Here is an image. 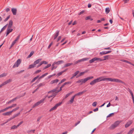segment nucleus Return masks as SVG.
Returning a JSON list of instances; mask_svg holds the SVG:
<instances>
[{
	"label": "nucleus",
	"instance_id": "nucleus-16",
	"mask_svg": "<svg viewBox=\"0 0 134 134\" xmlns=\"http://www.w3.org/2000/svg\"><path fill=\"white\" fill-rule=\"evenodd\" d=\"M42 59H39L35 61L34 64V65H35L36 64H38L39 63V62L42 60Z\"/></svg>",
	"mask_w": 134,
	"mask_h": 134
},
{
	"label": "nucleus",
	"instance_id": "nucleus-21",
	"mask_svg": "<svg viewBox=\"0 0 134 134\" xmlns=\"http://www.w3.org/2000/svg\"><path fill=\"white\" fill-rule=\"evenodd\" d=\"M122 61L123 62L126 63L128 64H130L131 65H134L133 64H132L131 62L129 61H128L127 60H122Z\"/></svg>",
	"mask_w": 134,
	"mask_h": 134
},
{
	"label": "nucleus",
	"instance_id": "nucleus-35",
	"mask_svg": "<svg viewBox=\"0 0 134 134\" xmlns=\"http://www.w3.org/2000/svg\"><path fill=\"white\" fill-rule=\"evenodd\" d=\"M96 61H103L102 59H101L100 58L95 57Z\"/></svg>",
	"mask_w": 134,
	"mask_h": 134
},
{
	"label": "nucleus",
	"instance_id": "nucleus-30",
	"mask_svg": "<svg viewBox=\"0 0 134 134\" xmlns=\"http://www.w3.org/2000/svg\"><path fill=\"white\" fill-rule=\"evenodd\" d=\"M20 98V97H16L15 98H13L12 99L10 100V102L11 103L13 102V101H15L16 100V99H18Z\"/></svg>",
	"mask_w": 134,
	"mask_h": 134
},
{
	"label": "nucleus",
	"instance_id": "nucleus-4",
	"mask_svg": "<svg viewBox=\"0 0 134 134\" xmlns=\"http://www.w3.org/2000/svg\"><path fill=\"white\" fill-rule=\"evenodd\" d=\"M119 121H116L114 124L112 125L109 128V129L113 130L116 127L121 123Z\"/></svg>",
	"mask_w": 134,
	"mask_h": 134
},
{
	"label": "nucleus",
	"instance_id": "nucleus-52",
	"mask_svg": "<svg viewBox=\"0 0 134 134\" xmlns=\"http://www.w3.org/2000/svg\"><path fill=\"white\" fill-rule=\"evenodd\" d=\"M90 18L91 17L89 16H87L85 18V19L86 20H89L90 19Z\"/></svg>",
	"mask_w": 134,
	"mask_h": 134
},
{
	"label": "nucleus",
	"instance_id": "nucleus-47",
	"mask_svg": "<svg viewBox=\"0 0 134 134\" xmlns=\"http://www.w3.org/2000/svg\"><path fill=\"white\" fill-rule=\"evenodd\" d=\"M74 99L72 98H71V99L69 101L70 102V104L74 102Z\"/></svg>",
	"mask_w": 134,
	"mask_h": 134
},
{
	"label": "nucleus",
	"instance_id": "nucleus-8",
	"mask_svg": "<svg viewBox=\"0 0 134 134\" xmlns=\"http://www.w3.org/2000/svg\"><path fill=\"white\" fill-rule=\"evenodd\" d=\"M62 103V102H60L56 104L53 107H52L50 109L49 111L51 112L53 110L56 109L57 108V107L60 106Z\"/></svg>",
	"mask_w": 134,
	"mask_h": 134
},
{
	"label": "nucleus",
	"instance_id": "nucleus-29",
	"mask_svg": "<svg viewBox=\"0 0 134 134\" xmlns=\"http://www.w3.org/2000/svg\"><path fill=\"white\" fill-rule=\"evenodd\" d=\"M73 64V63H66L65 65L64 66V67H68V66H69L71 65H72Z\"/></svg>",
	"mask_w": 134,
	"mask_h": 134
},
{
	"label": "nucleus",
	"instance_id": "nucleus-60",
	"mask_svg": "<svg viewBox=\"0 0 134 134\" xmlns=\"http://www.w3.org/2000/svg\"><path fill=\"white\" fill-rule=\"evenodd\" d=\"M85 12V11L83 10L79 14V15H81L83 13Z\"/></svg>",
	"mask_w": 134,
	"mask_h": 134
},
{
	"label": "nucleus",
	"instance_id": "nucleus-49",
	"mask_svg": "<svg viewBox=\"0 0 134 134\" xmlns=\"http://www.w3.org/2000/svg\"><path fill=\"white\" fill-rule=\"evenodd\" d=\"M41 71V70H38L36 71L35 72V74H37L38 73L40 72Z\"/></svg>",
	"mask_w": 134,
	"mask_h": 134
},
{
	"label": "nucleus",
	"instance_id": "nucleus-10",
	"mask_svg": "<svg viewBox=\"0 0 134 134\" xmlns=\"http://www.w3.org/2000/svg\"><path fill=\"white\" fill-rule=\"evenodd\" d=\"M88 59L87 58H83L82 59L78 60L77 61L75 62H74V65H75L76 64L79 63L81 62L87 60Z\"/></svg>",
	"mask_w": 134,
	"mask_h": 134
},
{
	"label": "nucleus",
	"instance_id": "nucleus-1",
	"mask_svg": "<svg viewBox=\"0 0 134 134\" xmlns=\"http://www.w3.org/2000/svg\"><path fill=\"white\" fill-rule=\"evenodd\" d=\"M102 81H109L111 82H120L125 85V83L121 80L118 79H112L110 78H106L102 79Z\"/></svg>",
	"mask_w": 134,
	"mask_h": 134
},
{
	"label": "nucleus",
	"instance_id": "nucleus-5",
	"mask_svg": "<svg viewBox=\"0 0 134 134\" xmlns=\"http://www.w3.org/2000/svg\"><path fill=\"white\" fill-rule=\"evenodd\" d=\"M101 78V77H99L94 80L90 82V85H94L96 83L102 81Z\"/></svg>",
	"mask_w": 134,
	"mask_h": 134
},
{
	"label": "nucleus",
	"instance_id": "nucleus-22",
	"mask_svg": "<svg viewBox=\"0 0 134 134\" xmlns=\"http://www.w3.org/2000/svg\"><path fill=\"white\" fill-rule=\"evenodd\" d=\"M134 131V129L131 128L130 131L128 132L127 134H132Z\"/></svg>",
	"mask_w": 134,
	"mask_h": 134
},
{
	"label": "nucleus",
	"instance_id": "nucleus-64",
	"mask_svg": "<svg viewBox=\"0 0 134 134\" xmlns=\"http://www.w3.org/2000/svg\"><path fill=\"white\" fill-rule=\"evenodd\" d=\"M129 0H123L124 1V3H126L128 2Z\"/></svg>",
	"mask_w": 134,
	"mask_h": 134
},
{
	"label": "nucleus",
	"instance_id": "nucleus-3",
	"mask_svg": "<svg viewBox=\"0 0 134 134\" xmlns=\"http://www.w3.org/2000/svg\"><path fill=\"white\" fill-rule=\"evenodd\" d=\"M93 77L92 76L89 77L84 79H82L80 80L77 81L76 82L77 83H80L81 82L82 83L81 84L82 85V83H85L88 80L93 79Z\"/></svg>",
	"mask_w": 134,
	"mask_h": 134
},
{
	"label": "nucleus",
	"instance_id": "nucleus-13",
	"mask_svg": "<svg viewBox=\"0 0 134 134\" xmlns=\"http://www.w3.org/2000/svg\"><path fill=\"white\" fill-rule=\"evenodd\" d=\"M11 11L14 15H16L17 10L16 8H13L12 9Z\"/></svg>",
	"mask_w": 134,
	"mask_h": 134
},
{
	"label": "nucleus",
	"instance_id": "nucleus-40",
	"mask_svg": "<svg viewBox=\"0 0 134 134\" xmlns=\"http://www.w3.org/2000/svg\"><path fill=\"white\" fill-rule=\"evenodd\" d=\"M7 74L5 73H3L0 75V78L4 76H5L7 75Z\"/></svg>",
	"mask_w": 134,
	"mask_h": 134
},
{
	"label": "nucleus",
	"instance_id": "nucleus-17",
	"mask_svg": "<svg viewBox=\"0 0 134 134\" xmlns=\"http://www.w3.org/2000/svg\"><path fill=\"white\" fill-rule=\"evenodd\" d=\"M8 25V24H7L5 25L1 29V31H0V34L4 30L7 28V26Z\"/></svg>",
	"mask_w": 134,
	"mask_h": 134
},
{
	"label": "nucleus",
	"instance_id": "nucleus-63",
	"mask_svg": "<svg viewBox=\"0 0 134 134\" xmlns=\"http://www.w3.org/2000/svg\"><path fill=\"white\" fill-rule=\"evenodd\" d=\"M98 108H97L96 109H94L93 110V111L95 112L98 111Z\"/></svg>",
	"mask_w": 134,
	"mask_h": 134
},
{
	"label": "nucleus",
	"instance_id": "nucleus-51",
	"mask_svg": "<svg viewBox=\"0 0 134 134\" xmlns=\"http://www.w3.org/2000/svg\"><path fill=\"white\" fill-rule=\"evenodd\" d=\"M23 122V121H21L17 125V126L18 127L19 126L21 125L22 124Z\"/></svg>",
	"mask_w": 134,
	"mask_h": 134
},
{
	"label": "nucleus",
	"instance_id": "nucleus-14",
	"mask_svg": "<svg viewBox=\"0 0 134 134\" xmlns=\"http://www.w3.org/2000/svg\"><path fill=\"white\" fill-rule=\"evenodd\" d=\"M79 72V71H77L72 74V76L71 78V79H73L75 76H76Z\"/></svg>",
	"mask_w": 134,
	"mask_h": 134
},
{
	"label": "nucleus",
	"instance_id": "nucleus-2",
	"mask_svg": "<svg viewBox=\"0 0 134 134\" xmlns=\"http://www.w3.org/2000/svg\"><path fill=\"white\" fill-rule=\"evenodd\" d=\"M64 62V61L63 60H60L57 62H54L52 66V68L51 70H53L54 69H56L57 67V66H55L54 65L56 64L57 65H59L60 64L63 63Z\"/></svg>",
	"mask_w": 134,
	"mask_h": 134
},
{
	"label": "nucleus",
	"instance_id": "nucleus-46",
	"mask_svg": "<svg viewBox=\"0 0 134 134\" xmlns=\"http://www.w3.org/2000/svg\"><path fill=\"white\" fill-rule=\"evenodd\" d=\"M97 104V102H94L92 103V105L94 107H95L96 106Z\"/></svg>",
	"mask_w": 134,
	"mask_h": 134
},
{
	"label": "nucleus",
	"instance_id": "nucleus-18",
	"mask_svg": "<svg viewBox=\"0 0 134 134\" xmlns=\"http://www.w3.org/2000/svg\"><path fill=\"white\" fill-rule=\"evenodd\" d=\"M59 31H57L56 34L54 35V40L56 39L57 37V36L59 35Z\"/></svg>",
	"mask_w": 134,
	"mask_h": 134
},
{
	"label": "nucleus",
	"instance_id": "nucleus-36",
	"mask_svg": "<svg viewBox=\"0 0 134 134\" xmlns=\"http://www.w3.org/2000/svg\"><path fill=\"white\" fill-rule=\"evenodd\" d=\"M19 107H17L16 108L13 109L11 111L12 112V113L14 111H15L17 110L18 109H19Z\"/></svg>",
	"mask_w": 134,
	"mask_h": 134
},
{
	"label": "nucleus",
	"instance_id": "nucleus-33",
	"mask_svg": "<svg viewBox=\"0 0 134 134\" xmlns=\"http://www.w3.org/2000/svg\"><path fill=\"white\" fill-rule=\"evenodd\" d=\"M45 84L44 82H43L42 83H41L39 84L38 86L39 87H40L44 85Z\"/></svg>",
	"mask_w": 134,
	"mask_h": 134
},
{
	"label": "nucleus",
	"instance_id": "nucleus-44",
	"mask_svg": "<svg viewBox=\"0 0 134 134\" xmlns=\"http://www.w3.org/2000/svg\"><path fill=\"white\" fill-rule=\"evenodd\" d=\"M13 24V22L12 20H10L9 21V25L12 26Z\"/></svg>",
	"mask_w": 134,
	"mask_h": 134
},
{
	"label": "nucleus",
	"instance_id": "nucleus-55",
	"mask_svg": "<svg viewBox=\"0 0 134 134\" xmlns=\"http://www.w3.org/2000/svg\"><path fill=\"white\" fill-rule=\"evenodd\" d=\"M6 110L5 109V108L3 109L2 110H0V113L4 112L5 111H6Z\"/></svg>",
	"mask_w": 134,
	"mask_h": 134
},
{
	"label": "nucleus",
	"instance_id": "nucleus-23",
	"mask_svg": "<svg viewBox=\"0 0 134 134\" xmlns=\"http://www.w3.org/2000/svg\"><path fill=\"white\" fill-rule=\"evenodd\" d=\"M74 92V91H72L70 92L69 93H68L67 94H66L64 98L66 99L71 94Z\"/></svg>",
	"mask_w": 134,
	"mask_h": 134
},
{
	"label": "nucleus",
	"instance_id": "nucleus-28",
	"mask_svg": "<svg viewBox=\"0 0 134 134\" xmlns=\"http://www.w3.org/2000/svg\"><path fill=\"white\" fill-rule=\"evenodd\" d=\"M34 52L33 51H32L30 53V54L28 56L27 58H30L34 54Z\"/></svg>",
	"mask_w": 134,
	"mask_h": 134
},
{
	"label": "nucleus",
	"instance_id": "nucleus-58",
	"mask_svg": "<svg viewBox=\"0 0 134 134\" xmlns=\"http://www.w3.org/2000/svg\"><path fill=\"white\" fill-rule=\"evenodd\" d=\"M53 44V42H52L49 44V45L48 47V48L49 49L51 46Z\"/></svg>",
	"mask_w": 134,
	"mask_h": 134
},
{
	"label": "nucleus",
	"instance_id": "nucleus-25",
	"mask_svg": "<svg viewBox=\"0 0 134 134\" xmlns=\"http://www.w3.org/2000/svg\"><path fill=\"white\" fill-rule=\"evenodd\" d=\"M86 91H83L82 92H79V93H77L75 94V95H76V96H79L80 95H81L83 93H84Z\"/></svg>",
	"mask_w": 134,
	"mask_h": 134
},
{
	"label": "nucleus",
	"instance_id": "nucleus-39",
	"mask_svg": "<svg viewBox=\"0 0 134 134\" xmlns=\"http://www.w3.org/2000/svg\"><path fill=\"white\" fill-rule=\"evenodd\" d=\"M18 127L17 126V125H14L13 126L11 127V129H16L18 128Z\"/></svg>",
	"mask_w": 134,
	"mask_h": 134
},
{
	"label": "nucleus",
	"instance_id": "nucleus-20",
	"mask_svg": "<svg viewBox=\"0 0 134 134\" xmlns=\"http://www.w3.org/2000/svg\"><path fill=\"white\" fill-rule=\"evenodd\" d=\"M12 80L11 79H9L8 80H7L6 81H5L4 82H3L4 85L7 84L8 83H10L12 81Z\"/></svg>",
	"mask_w": 134,
	"mask_h": 134
},
{
	"label": "nucleus",
	"instance_id": "nucleus-50",
	"mask_svg": "<svg viewBox=\"0 0 134 134\" xmlns=\"http://www.w3.org/2000/svg\"><path fill=\"white\" fill-rule=\"evenodd\" d=\"M12 108V106L11 105V106L8 107H7L6 108H5V109L6 110V111L8 109H9V108Z\"/></svg>",
	"mask_w": 134,
	"mask_h": 134
},
{
	"label": "nucleus",
	"instance_id": "nucleus-48",
	"mask_svg": "<svg viewBox=\"0 0 134 134\" xmlns=\"http://www.w3.org/2000/svg\"><path fill=\"white\" fill-rule=\"evenodd\" d=\"M41 62L42 64H47V63H48L46 61H43Z\"/></svg>",
	"mask_w": 134,
	"mask_h": 134
},
{
	"label": "nucleus",
	"instance_id": "nucleus-26",
	"mask_svg": "<svg viewBox=\"0 0 134 134\" xmlns=\"http://www.w3.org/2000/svg\"><path fill=\"white\" fill-rule=\"evenodd\" d=\"M39 77V76H37L36 77H34L33 79L31 81V83H32L34 81H35Z\"/></svg>",
	"mask_w": 134,
	"mask_h": 134
},
{
	"label": "nucleus",
	"instance_id": "nucleus-27",
	"mask_svg": "<svg viewBox=\"0 0 134 134\" xmlns=\"http://www.w3.org/2000/svg\"><path fill=\"white\" fill-rule=\"evenodd\" d=\"M109 55H107L104 56V59H102L103 61H104L108 59Z\"/></svg>",
	"mask_w": 134,
	"mask_h": 134
},
{
	"label": "nucleus",
	"instance_id": "nucleus-6",
	"mask_svg": "<svg viewBox=\"0 0 134 134\" xmlns=\"http://www.w3.org/2000/svg\"><path fill=\"white\" fill-rule=\"evenodd\" d=\"M21 62V60L20 59H18L16 62L14 63L13 66V68L16 67H18Z\"/></svg>",
	"mask_w": 134,
	"mask_h": 134
},
{
	"label": "nucleus",
	"instance_id": "nucleus-32",
	"mask_svg": "<svg viewBox=\"0 0 134 134\" xmlns=\"http://www.w3.org/2000/svg\"><path fill=\"white\" fill-rule=\"evenodd\" d=\"M36 66L34 65V64H31L30 65H29V69H31L33 68H34Z\"/></svg>",
	"mask_w": 134,
	"mask_h": 134
},
{
	"label": "nucleus",
	"instance_id": "nucleus-61",
	"mask_svg": "<svg viewBox=\"0 0 134 134\" xmlns=\"http://www.w3.org/2000/svg\"><path fill=\"white\" fill-rule=\"evenodd\" d=\"M127 90V91L129 92V93H131L132 92V91H131V90H130V89L129 88H127V89H126Z\"/></svg>",
	"mask_w": 134,
	"mask_h": 134
},
{
	"label": "nucleus",
	"instance_id": "nucleus-54",
	"mask_svg": "<svg viewBox=\"0 0 134 134\" xmlns=\"http://www.w3.org/2000/svg\"><path fill=\"white\" fill-rule=\"evenodd\" d=\"M24 70H21L19 72H17V74H20L23 72H24Z\"/></svg>",
	"mask_w": 134,
	"mask_h": 134
},
{
	"label": "nucleus",
	"instance_id": "nucleus-12",
	"mask_svg": "<svg viewBox=\"0 0 134 134\" xmlns=\"http://www.w3.org/2000/svg\"><path fill=\"white\" fill-rule=\"evenodd\" d=\"M13 31V29H7L6 31V36H7L8 35Z\"/></svg>",
	"mask_w": 134,
	"mask_h": 134
},
{
	"label": "nucleus",
	"instance_id": "nucleus-19",
	"mask_svg": "<svg viewBox=\"0 0 134 134\" xmlns=\"http://www.w3.org/2000/svg\"><path fill=\"white\" fill-rule=\"evenodd\" d=\"M59 80L58 79H55V80L51 81L50 82L51 84H53V83H57L58 82Z\"/></svg>",
	"mask_w": 134,
	"mask_h": 134
},
{
	"label": "nucleus",
	"instance_id": "nucleus-43",
	"mask_svg": "<svg viewBox=\"0 0 134 134\" xmlns=\"http://www.w3.org/2000/svg\"><path fill=\"white\" fill-rule=\"evenodd\" d=\"M114 113H112L110 114L107 116V117L109 118V117H110L111 116H112L113 115H114Z\"/></svg>",
	"mask_w": 134,
	"mask_h": 134
},
{
	"label": "nucleus",
	"instance_id": "nucleus-57",
	"mask_svg": "<svg viewBox=\"0 0 134 134\" xmlns=\"http://www.w3.org/2000/svg\"><path fill=\"white\" fill-rule=\"evenodd\" d=\"M57 91V89H53V90H51V91H52V92H56Z\"/></svg>",
	"mask_w": 134,
	"mask_h": 134
},
{
	"label": "nucleus",
	"instance_id": "nucleus-59",
	"mask_svg": "<svg viewBox=\"0 0 134 134\" xmlns=\"http://www.w3.org/2000/svg\"><path fill=\"white\" fill-rule=\"evenodd\" d=\"M13 119H14L13 117V116H12V117H11V118H9L8 120V121H8V122L9 121H10Z\"/></svg>",
	"mask_w": 134,
	"mask_h": 134
},
{
	"label": "nucleus",
	"instance_id": "nucleus-24",
	"mask_svg": "<svg viewBox=\"0 0 134 134\" xmlns=\"http://www.w3.org/2000/svg\"><path fill=\"white\" fill-rule=\"evenodd\" d=\"M85 73V72H81L79 75H77L76 76V78H77L79 77L82 76V75H83Z\"/></svg>",
	"mask_w": 134,
	"mask_h": 134
},
{
	"label": "nucleus",
	"instance_id": "nucleus-37",
	"mask_svg": "<svg viewBox=\"0 0 134 134\" xmlns=\"http://www.w3.org/2000/svg\"><path fill=\"white\" fill-rule=\"evenodd\" d=\"M48 73H46L43 75H42L39 78V79H41L43 77H44L46 75H47L48 74Z\"/></svg>",
	"mask_w": 134,
	"mask_h": 134
},
{
	"label": "nucleus",
	"instance_id": "nucleus-42",
	"mask_svg": "<svg viewBox=\"0 0 134 134\" xmlns=\"http://www.w3.org/2000/svg\"><path fill=\"white\" fill-rule=\"evenodd\" d=\"M99 54L101 55H103L106 54L105 51H103L102 52H100Z\"/></svg>",
	"mask_w": 134,
	"mask_h": 134
},
{
	"label": "nucleus",
	"instance_id": "nucleus-11",
	"mask_svg": "<svg viewBox=\"0 0 134 134\" xmlns=\"http://www.w3.org/2000/svg\"><path fill=\"white\" fill-rule=\"evenodd\" d=\"M132 121H130L127 122L125 125V127L127 128L129 127L132 124Z\"/></svg>",
	"mask_w": 134,
	"mask_h": 134
},
{
	"label": "nucleus",
	"instance_id": "nucleus-15",
	"mask_svg": "<svg viewBox=\"0 0 134 134\" xmlns=\"http://www.w3.org/2000/svg\"><path fill=\"white\" fill-rule=\"evenodd\" d=\"M12 113L11 111H9L6 112V113H4L2 114V115L4 116L9 115L11 114Z\"/></svg>",
	"mask_w": 134,
	"mask_h": 134
},
{
	"label": "nucleus",
	"instance_id": "nucleus-31",
	"mask_svg": "<svg viewBox=\"0 0 134 134\" xmlns=\"http://www.w3.org/2000/svg\"><path fill=\"white\" fill-rule=\"evenodd\" d=\"M105 12L106 14H108L110 11V8H107L105 9Z\"/></svg>",
	"mask_w": 134,
	"mask_h": 134
},
{
	"label": "nucleus",
	"instance_id": "nucleus-53",
	"mask_svg": "<svg viewBox=\"0 0 134 134\" xmlns=\"http://www.w3.org/2000/svg\"><path fill=\"white\" fill-rule=\"evenodd\" d=\"M63 73L62 71L58 73L57 74V75L58 76H60L61 75H62Z\"/></svg>",
	"mask_w": 134,
	"mask_h": 134
},
{
	"label": "nucleus",
	"instance_id": "nucleus-45",
	"mask_svg": "<svg viewBox=\"0 0 134 134\" xmlns=\"http://www.w3.org/2000/svg\"><path fill=\"white\" fill-rule=\"evenodd\" d=\"M10 18V15H9L8 17H7L4 20V22H6Z\"/></svg>",
	"mask_w": 134,
	"mask_h": 134
},
{
	"label": "nucleus",
	"instance_id": "nucleus-9",
	"mask_svg": "<svg viewBox=\"0 0 134 134\" xmlns=\"http://www.w3.org/2000/svg\"><path fill=\"white\" fill-rule=\"evenodd\" d=\"M20 37V35H19L16 38L15 40H14L12 43L11 46L10 47L9 49H10L16 43V41L18 40Z\"/></svg>",
	"mask_w": 134,
	"mask_h": 134
},
{
	"label": "nucleus",
	"instance_id": "nucleus-34",
	"mask_svg": "<svg viewBox=\"0 0 134 134\" xmlns=\"http://www.w3.org/2000/svg\"><path fill=\"white\" fill-rule=\"evenodd\" d=\"M95 61V57H94L89 60V63H92Z\"/></svg>",
	"mask_w": 134,
	"mask_h": 134
},
{
	"label": "nucleus",
	"instance_id": "nucleus-62",
	"mask_svg": "<svg viewBox=\"0 0 134 134\" xmlns=\"http://www.w3.org/2000/svg\"><path fill=\"white\" fill-rule=\"evenodd\" d=\"M112 52V51H109L107 52H105L106 54H107L110 53H111Z\"/></svg>",
	"mask_w": 134,
	"mask_h": 134
},
{
	"label": "nucleus",
	"instance_id": "nucleus-56",
	"mask_svg": "<svg viewBox=\"0 0 134 134\" xmlns=\"http://www.w3.org/2000/svg\"><path fill=\"white\" fill-rule=\"evenodd\" d=\"M61 36H60L58 37L57 40V42H58L61 39Z\"/></svg>",
	"mask_w": 134,
	"mask_h": 134
},
{
	"label": "nucleus",
	"instance_id": "nucleus-41",
	"mask_svg": "<svg viewBox=\"0 0 134 134\" xmlns=\"http://www.w3.org/2000/svg\"><path fill=\"white\" fill-rule=\"evenodd\" d=\"M20 112H19L17 114L14 115L13 116L14 118H15L18 116L19 115H20Z\"/></svg>",
	"mask_w": 134,
	"mask_h": 134
},
{
	"label": "nucleus",
	"instance_id": "nucleus-7",
	"mask_svg": "<svg viewBox=\"0 0 134 134\" xmlns=\"http://www.w3.org/2000/svg\"><path fill=\"white\" fill-rule=\"evenodd\" d=\"M45 98H44L40 100L38 102L32 106V108H34L35 107H36L38 106V105L40 104L41 103L43 102L44 100H45Z\"/></svg>",
	"mask_w": 134,
	"mask_h": 134
},
{
	"label": "nucleus",
	"instance_id": "nucleus-38",
	"mask_svg": "<svg viewBox=\"0 0 134 134\" xmlns=\"http://www.w3.org/2000/svg\"><path fill=\"white\" fill-rule=\"evenodd\" d=\"M51 66V64H48L46 66H45L43 68V70H44L45 69H46L49 67H50Z\"/></svg>",
	"mask_w": 134,
	"mask_h": 134
}]
</instances>
